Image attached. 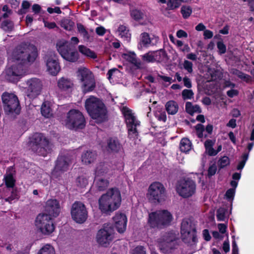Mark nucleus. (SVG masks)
<instances>
[{
  "label": "nucleus",
  "instance_id": "49530a36",
  "mask_svg": "<svg viewBox=\"0 0 254 254\" xmlns=\"http://www.w3.org/2000/svg\"><path fill=\"white\" fill-rule=\"evenodd\" d=\"M241 177V172L239 173H234L232 175V180L230 182V185L233 188H237L238 186L239 181Z\"/></svg>",
  "mask_w": 254,
  "mask_h": 254
},
{
  "label": "nucleus",
  "instance_id": "69168bd1",
  "mask_svg": "<svg viewBox=\"0 0 254 254\" xmlns=\"http://www.w3.org/2000/svg\"><path fill=\"white\" fill-rule=\"evenodd\" d=\"M213 36V32L209 30L205 29L203 32V36L205 39H211Z\"/></svg>",
  "mask_w": 254,
  "mask_h": 254
},
{
  "label": "nucleus",
  "instance_id": "a878e982",
  "mask_svg": "<svg viewBox=\"0 0 254 254\" xmlns=\"http://www.w3.org/2000/svg\"><path fill=\"white\" fill-rule=\"evenodd\" d=\"M58 86L62 91H69L73 88V83L70 79L63 77L58 80Z\"/></svg>",
  "mask_w": 254,
  "mask_h": 254
},
{
  "label": "nucleus",
  "instance_id": "6e6d98bb",
  "mask_svg": "<svg viewBox=\"0 0 254 254\" xmlns=\"http://www.w3.org/2000/svg\"><path fill=\"white\" fill-rule=\"evenodd\" d=\"M217 171V166L215 164H213L208 168V176L209 178L214 176Z\"/></svg>",
  "mask_w": 254,
  "mask_h": 254
},
{
  "label": "nucleus",
  "instance_id": "ddd939ff",
  "mask_svg": "<svg viewBox=\"0 0 254 254\" xmlns=\"http://www.w3.org/2000/svg\"><path fill=\"white\" fill-rule=\"evenodd\" d=\"M178 245L177 235L173 232H169L164 235L162 241L160 244L161 251L166 254L172 253Z\"/></svg>",
  "mask_w": 254,
  "mask_h": 254
},
{
  "label": "nucleus",
  "instance_id": "bf43d9fd",
  "mask_svg": "<svg viewBox=\"0 0 254 254\" xmlns=\"http://www.w3.org/2000/svg\"><path fill=\"white\" fill-rule=\"evenodd\" d=\"M239 78L247 83L250 82L252 81V78L251 76L243 73V72H241V74H240Z\"/></svg>",
  "mask_w": 254,
  "mask_h": 254
},
{
  "label": "nucleus",
  "instance_id": "c756f323",
  "mask_svg": "<svg viewBox=\"0 0 254 254\" xmlns=\"http://www.w3.org/2000/svg\"><path fill=\"white\" fill-rule=\"evenodd\" d=\"M77 30L80 35L82 37L83 40L86 42H91L93 40V37L86 30L85 27L81 23L77 24Z\"/></svg>",
  "mask_w": 254,
  "mask_h": 254
},
{
  "label": "nucleus",
  "instance_id": "f257e3e1",
  "mask_svg": "<svg viewBox=\"0 0 254 254\" xmlns=\"http://www.w3.org/2000/svg\"><path fill=\"white\" fill-rule=\"evenodd\" d=\"M38 55L36 47L31 44L23 43L17 46L9 55L10 67L5 70V78L10 82H14L23 72L24 64L34 62Z\"/></svg>",
  "mask_w": 254,
  "mask_h": 254
},
{
  "label": "nucleus",
  "instance_id": "4be33fe9",
  "mask_svg": "<svg viewBox=\"0 0 254 254\" xmlns=\"http://www.w3.org/2000/svg\"><path fill=\"white\" fill-rule=\"evenodd\" d=\"M190 219L189 218L183 220L181 227V233L183 241L189 244L190 241Z\"/></svg>",
  "mask_w": 254,
  "mask_h": 254
},
{
  "label": "nucleus",
  "instance_id": "4c0bfd02",
  "mask_svg": "<svg viewBox=\"0 0 254 254\" xmlns=\"http://www.w3.org/2000/svg\"><path fill=\"white\" fill-rule=\"evenodd\" d=\"M0 27L5 31H12L14 29V23L9 19H5L1 22Z\"/></svg>",
  "mask_w": 254,
  "mask_h": 254
},
{
  "label": "nucleus",
  "instance_id": "052dcab7",
  "mask_svg": "<svg viewBox=\"0 0 254 254\" xmlns=\"http://www.w3.org/2000/svg\"><path fill=\"white\" fill-rule=\"evenodd\" d=\"M182 96L184 101L190 99V90L184 89L182 91Z\"/></svg>",
  "mask_w": 254,
  "mask_h": 254
},
{
  "label": "nucleus",
  "instance_id": "680f3d73",
  "mask_svg": "<svg viewBox=\"0 0 254 254\" xmlns=\"http://www.w3.org/2000/svg\"><path fill=\"white\" fill-rule=\"evenodd\" d=\"M205 149V152L210 156H214L217 155V152H215V150L213 147H204Z\"/></svg>",
  "mask_w": 254,
  "mask_h": 254
},
{
  "label": "nucleus",
  "instance_id": "4d7b16f0",
  "mask_svg": "<svg viewBox=\"0 0 254 254\" xmlns=\"http://www.w3.org/2000/svg\"><path fill=\"white\" fill-rule=\"evenodd\" d=\"M182 14L184 18H188L190 14V9L189 6H183L181 9Z\"/></svg>",
  "mask_w": 254,
  "mask_h": 254
},
{
  "label": "nucleus",
  "instance_id": "f03ea898",
  "mask_svg": "<svg viewBox=\"0 0 254 254\" xmlns=\"http://www.w3.org/2000/svg\"><path fill=\"white\" fill-rule=\"evenodd\" d=\"M121 200L120 190L117 188H112L99 199V208L103 213L113 212L119 207Z\"/></svg>",
  "mask_w": 254,
  "mask_h": 254
},
{
  "label": "nucleus",
  "instance_id": "a18cd8bd",
  "mask_svg": "<svg viewBox=\"0 0 254 254\" xmlns=\"http://www.w3.org/2000/svg\"><path fill=\"white\" fill-rule=\"evenodd\" d=\"M227 210L224 208H219L217 211L216 217L219 221H224L226 218Z\"/></svg>",
  "mask_w": 254,
  "mask_h": 254
},
{
  "label": "nucleus",
  "instance_id": "a211bd4d",
  "mask_svg": "<svg viewBox=\"0 0 254 254\" xmlns=\"http://www.w3.org/2000/svg\"><path fill=\"white\" fill-rule=\"evenodd\" d=\"M208 73L211 75V81L208 80L206 84V93L211 95L218 93L220 91V85L216 80L219 78V72L217 71L214 72L210 68L208 69Z\"/></svg>",
  "mask_w": 254,
  "mask_h": 254
},
{
  "label": "nucleus",
  "instance_id": "1a4fd4ad",
  "mask_svg": "<svg viewBox=\"0 0 254 254\" xmlns=\"http://www.w3.org/2000/svg\"><path fill=\"white\" fill-rule=\"evenodd\" d=\"M66 127L71 129H82L85 126V120L81 112L77 110H70L65 120Z\"/></svg>",
  "mask_w": 254,
  "mask_h": 254
},
{
  "label": "nucleus",
  "instance_id": "e2e57ef3",
  "mask_svg": "<svg viewBox=\"0 0 254 254\" xmlns=\"http://www.w3.org/2000/svg\"><path fill=\"white\" fill-rule=\"evenodd\" d=\"M132 254H146V252L143 247H137L133 250Z\"/></svg>",
  "mask_w": 254,
  "mask_h": 254
},
{
  "label": "nucleus",
  "instance_id": "bb28decb",
  "mask_svg": "<svg viewBox=\"0 0 254 254\" xmlns=\"http://www.w3.org/2000/svg\"><path fill=\"white\" fill-rule=\"evenodd\" d=\"M97 158V154L95 151H86L81 155V161L85 164L88 165L94 162Z\"/></svg>",
  "mask_w": 254,
  "mask_h": 254
},
{
  "label": "nucleus",
  "instance_id": "f3484780",
  "mask_svg": "<svg viewBox=\"0 0 254 254\" xmlns=\"http://www.w3.org/2000/svg\"><path fill=\"white\" fill-rule=\"evenodd\" d=\"M44 59L49 72L53 75H57L60 70V66L56 54L54 52H48L45 55Z\"/></svg>",
  "mask_w": 254,
  "mask_h": 254
},
{
  "label": "nucleus",
  "instance_id": "6ab92c4d",
  "mask_svg": "<svg viewBox=\"0 0 254 254\" xmlns=\"http://www.w3.org/2000/svg\"><path fill=\"white\" fill-rule=\"evenodd\" d=\"M176 190L183 197H189L190 195V178L181 179L178 182Z\"/></svg>",
  "mask_w": 254,
  "mask_h": 254
},
{
  "label": "nucleus",
  "instance_id": "cd10ccee",
  "mask_svg": "<svg viewBox=\"0 0 254 254\" xmlns=\"http://www.w3.org/2000/svg\"><path fill=\"white\" fill-rule=\"evenodd\" d=\"M41 112L42 116L46 118H50L53 116V111L49 102L45 101L42 104Z\"/></svg>",
  "mask_w": 254,
  "mask_h": 254
},
{
  "label": "nucleus",
  "instance_id": "20e7f679",
  "mask_svg": "<svg viewBox=\"0 0 254 254\" xmlns=\"http://www.w3.org/2000/svg\"><path fill=\"white\" fill-rule=\"evenodd\" d=\"M172 214L167 210H159L149 214L148 222L152 228H163L171 224Z\"/></svg>",
  "mask_w": 254,
  "mask_h": 254
},
{
  "label": "nucleus",
  "instance_id": "8fccbe9b",
  "mask_svg": "<svg viewBox=\"0 0 254 254\" xmlns=\"http://www.w3.org/2000/svg\"><path fill=\"white\" fill-rule=\"evenodd\" d=\"M18 198L19 197L17 190H13L11 191V195L5 198L4 200L10 203H12L14 200H18Z\"/></svg>",
  "mask_w": 254,
  "mask_h": 254
},
{
  "label": "nucleus",
  "instance_id": "39448f33",
  "mask_svg": "<svg viewBox=\"0 0 254 254\" xmlns=\"http://www.w3.org/2000/svg\"><path fill=\"white\" fill-rule=\"evenodd\" d=\"M166 189L162 183L154 182L149 185L146 197L150 203L157 204L163 202L166 200Z\"/></svg>",
  "mask_w": 254,
  "mask_h": 254
},
{
  "label": "nucleus",
  "instance_id": "9d476101",
  "mask_svg": "<svg viewBox=\"0 0 254 254\" xmlns=\"http://www.w3.org/2000/svg\"><path fill=\"white\" fill-rule=\"evenodd\" d=\"M35 225L37 230L45 235L51 234L55 228L52 217L44 213L37 215L35 221Z\"/></svg>",
  "mask_w": 254,
  "mask_h": 254
},
{
  "label": "nucleus",
  "instance_id": "2f4dec72",
  "mask_svg": "<svg viewBox=\"0 0 254 254\" xmlns=\"http://www.w3.org/2000/svg\"><path fill=\"white\" fill-rule=\"evenodd\" d=\"M151 44V39L148 33L143 32L140 36L138 48L142 49L143 47H147Z\"/></svg>",
  "mask_w": 254,
  "mask_h": 254
},
{
  "label": "nucleus",
  "instance_id": "412c9836",
  "mask_svg": "<svg viewBox=\"0 0 254 254\" xmlns=\"http://www.w3.org/2000/svg\"><path fill=\"white\" fill-rule=\"evenodd\" d=\"M71 164V159L70 156L65 155L60 156L57 160L55 171L56 172H65L67 171Z\"/></svg>",
  "mask_w": 254,
  "mask_h": 254
},
{
  "label": "nucleus",
  "instance_id": "2eb2a0df",
  "mask_svg": "<svg viewBox=\"0 0 254 254\" xmlns=\"http://www.w3.org/2000/svg\"><path fill=\"white\" fill-rule=\"evenodd\" d=\"M43 84L40 79L32 78L26 81L25 92L26 96L30 99L37 97L41 93Z\"/></svg>",
  "mask_w": 254,
  "mask_h": 254
},
{
  "label": "nucleus",
  "instance_id": "58836bf2",
  "mask_svg": "<svg viewBox=\"0 0 254 254\" xmlns=\"http://www.w3.org/2000/svg\"><path fill=\"white\" fill-rule=\"evenodd\" d=\"M108 168L105 165H99L96 170L95 171V177H102V176H104L105 174H106L108 172Z\"/></svg>",
  "mask_w": 254,
  "mask_h": 254
},
{
  "label": "nucleus",
  "instance_id": "ea45409f",
  "mask_svg": "<svg viewBox=\"0 0 254 254\" xmlns=\"http://www.w3.org/2000/svg\"><path fill=\"white\" fill-rule=\"evenodd\" d=\"M37 254H55V251L53 246L47 244L39 251Z\"/></svg>",
  "mask_w": 254,
  "mask_h": 254
},
{
  "label": "nucleus",
  "instance_id": "423d86ee",
  "mask_svg": "<svg viewBox=\"0 0 254 254\" xmlns=\"http://www.w3.org/2000/svg\"><path fill=\"white\" fill-rule=\"evenodd\" d=\"M29 146L33 152L43 156H45L50 150L48 139L42 134L39 133L33 135Z\"/></svg>",
  "mask_w": 254,
  "mask_h": 254
},
{
  "label": "nucleus",
  "instance_id": "6e6552de",
  "mask_svg": "<svg viewBox=\"0 0 254 254\" xmlns=\"http://www.w3.org/2000/svg\"><path fill=\"white\" fill-rule=\"evenodd\" d=\"M5 113L9 115H18L20 107L17 97L13 93L4 92L1 95Z\"/></svg>",
  "mask_w": 254,
  "mask_h": 254
},
{
  "label": "nucleus",
  "instance_id": "5701e85b",
  "mask_svg": "<svg viewBox=\"0 0 254 254\" xmlns=\"http://www.w3.org/2000/svg\"><path fill=\"white\" fill-rule=\"evenodd\" d=\"M166 55L164 51L160 50L156 52H148L142 56V59L147 63L154 62L156 61H162L166 57Z\"/></svg>",
  "mask_w": 254,
  "mask_h": 254
},
{
  "label": "nucleus",
  "instance_id": "9b49d317",
  "mask_svg": "<svg viewBox=\"0 0 254 254\" xmlns=\"http://www.w3.org/2000/svg\"><path fill=\"white\" fill-rule=\"evenodd\" d=\"M82 84V91L85 93L92 91L95 87V82L92 73L87 68L80 67L77 71Z\"/></svg>",
  "mask_w": 254,
  "mask_h": 254
},
{
  "label": "nucleus",
  "instance_id": "393cba45",
  "mask_svg": "<svg viewBox=\"0 0 254 254\" xmlns=\"http://www.w3.org/2000/svg\"><path fill=\"white\" fill-rule=\"evenodd\" d=\"M15 171L12 167H10L7 169L3 179L7 188H13L15 186V180L13 177Z\"/></svg>",
  "mask_w": 254,
  "mask_h": 254
},
{
  "label": "nucleus",
  "instance_id": "b1692460",
  "mask_svg": "<svg viewBox=\"0 0 254 254\" xmlns=\"http://www.w3.org/2000/svg\"><path fill=\"white\" fill-rule=\"evenodd\" d=\"M113 219L117 231L120 233H123L126 229L127 219L126 215L124 214H117Z\"/></svg>",
  "mask_w": 254,
  "mask_h": 254
},
{
  "label": "nucleus",
  "instance_id": "dca6fc26",
  "mask_svg": "<svg viewBox=\"0 0 254 254\" xmlns=\"http://www.w3.org/2000/svg\"><path fill=\"white\" fill-rule=\"evenodd\" d=\"M71 214L72 219L77 223H82L87 218L88 213L84 204L75 202L72 205Z\"/></svg>",
  "mask_w": 254,
  "mask_h": 254
},
{
  "label": "nucleus",
  "instance_id": "0e129e2a",
  "mask_svg": "<svg viewBox=\"0 0 254 254\" xmlns=\"http://www.w3.org/2000/svg\"><path fill=\"white\" fill-rule=\"evenodd\" d=\"M120 73V71L117 68H112L110 69L108 72V79H110L112 76Z\"/></svg>",
  "mask_w": 254,
  "mask_h": 254
},
{
  "label": "nucleus",
  "instance_id": "a19ab883",
  "mask_svg": "<svg viewBox=\"0 0 254 254\" xmlns=\"http://www.w3.org/2000/svg\"><path fill=\"white\" fill-rule=\"evenodd\" d=\"M230 163V161L229 158L226 156H224L218 160V166L219 168L221 169L229 166Z\"/></svg>",
  "mask_w": 254,
  "mask_h": 254
},
{
  "label": "nucleus",
  "instance_id": "0eeeda50",
  "mask_svg": "<svg viewBox=\"0 0 254 254\" xmlns=\"http://www.w3.org/2000/svg\"><path fill=\"white\" fill-rule=\"evenodd\" d=\"M57 49L62 57L68 62L74 63L79 59L78 52L69 42L65 40L57 42Z\"/></svg>",
  "mask_w": 254,
  "mask_h": 254
},
{
  "label": "nucleus",
  "instance_id": "864d4df0",
  "mask_svg": "<svg viewBox=\"0 0 254 254\" xmlns=\"http://www.w3.org/2000/svg\"><path fill=\"white\" fill-rule=\"evenodd\" d=\"M131 17L136 20L142 18V13L138 10H133L131 11Z\"/></svg>",
  "mask_w": 254,
  "mask_h": 254
},
{
  "label": "nucleus",
  "instance_id": "c85d7f7f",
  "mask_svg": "<svg viewBox=\"0 0 254 254\" xmlns=\"http://www.w3.org/2000/svg\"><path fill=\"white\" fill-rule=\"evenodd\" d=\"M94 184L98 190L103 191L108 187L109 182L102 177H97L95 179Z\"/></svg>",
  "mask_w": 254,
  "mask_h": 254
},
{
  "label": "nucleus",
  "instance_id": "72a5a7b5",
  "mask_svg": "<svg viewBox=\"0 0 254 254\" xmlns=\"http://www.w3.org/2000/svg\"><path fill=\"white\" fill-rule=\"evenodd\" d=\"M166 111L169 114L174 115L178 111L179 106L178 104L174 101H169L167 102L165 105Z\"/></svg>",
  "mask_w": 254,
  "mask_h": 254
},
{
  "label": "nucleus",
  "instance_id": "de8ad7c7",
  "mask_svg": "<svg viewBox=\"0 0 254 254\" xmlns=\"http://www.w3.org/2000/svg\"><path fill=\"white\" fill-rule=\"evenodd\" d=\"M2 11L4 12L0 16V20L3 19H6L12 14V11L9 8L7 5H4L2 8Z\"/></svg>",
  "mask_w": 254,
  "mask_h": 254
},
{
  "label": "nucleus",
  "instance_id": "c03bdc74",
  "mask_svg": "<svg viewBox=\"0 0 254 254\" xmlns=\"http://www.w3.org/2000/svg\"><path fill=\"white\" fill-rule=\"evenodd\" d=\"M236 188H233L232 187V188H230V189H228L226 191V192L225 194V198L228 201H230L231 203L232 202V201L234 199L235 192H236Z\"/></svg>",
  "mask_w": 254,
  "mask_h": 254
},
{
  "label": "nucleus",
  "instance_id": "aec40b11",
  "mask_svg": "<svg viewBox=\"0 0 254 254\" xmlns=\"http://www.w3.org/2000/svg\"><path fill=\"white\" fill-rule=\"evenodd\" d=\"M61 211L59 202L55 199H49L46 202L45 206V213L50 216L57 217Z\"/></svg>",
  "mask_w": 254,
  "mask_h": 254
},
{
  "label": "nucleus",
  "instance_id": "774afa93",
  "mask_svg": "<svg viewBox=\"0 0 254 254\" xmlns=\"http://www.w3.org/2000/svg\"><path fill=\"white\" fill-rule=\"evenodd\" d=\"M239 92L237 90L231 89L227 92V95L230 97L233 98L238 95Z\"/></svg>",
  "mask_w": 254,
  "mask_h": 254
},
{
  "label": "nucleus",
  "instance_id": "7ed1b4c3",
  "mask_svg": "<svg viewBox=\"0 0 254 254\" xmlns=\"http://www.w3.org/2000/svg\"><path fill=\"white\" fill-rule=\"evenodd\" d=\"M85 108L90 116L98 123L104 121L106 119V110L103 102L94 96L86 100Z\"/></svg>",
  "mask_w": 254,
  "mask_h": 254
},
{
  "label": "nucleus",
  "instance_id": "37998d69",
  "mask_svg": "<svg viewBox=\"0 0 254 254\" xmlns=\"http://www.w3.org/2000/svg\"><path fill=\"white\" fill-rule=\"evenodd\" d=\"M249 153H244L241 156V160L239 162L237 169L240 172L242 171V169L245 166V164L249 158Z\"/></svg>",
  "mask_w": 254,
  "mask_h": 254
},
{
  "label": "nucleus",
  "instance_id": "e433bc0d",
  "mask_svg": "<svg viewBox=\"0 0 254 254\" xmlns=\"http://www.w3.org/2000/svg\"><path fill=\"white\" fill-rule=\"evenodd\" d=\"M180 150L184 153H188L190 150V141L188 138H183L180 143Z\"/></svg>",
  "mask_w": 254,
  "mask_h": 254
},
{
  "label": "nucleus",
  "instance_id": "5fc2aeb1",
  "mask_svg": "<svg viewBox=\"0 0 254 254\" xmlns=\"http://www.w3.org/2000/svg\"><path fill=\"white\" fill-rule=\"evenodd\" d=\"M217 47L218 49V52L220 55L224 54L226 52V47L222 41H218L217 43Z\"/></svg>",
  "mask_w": 254,
  "mask_h": 254
},
{
  "label": "nucleus",
  "instance_id": "3c124183",
  "mask_svg": "<svg viewBox=\"0 0 254 254\" xmlns=\"http://www.w3.org/2000/svg\"><path fill=\"white\" fill-rule=\"evenodd\" d=\"M182 2L181 0H169L167 3L168 6L171 9L178 7Z\"/></svg>",
  "mask_w": 254,
  "mask_h": 254
},
{
  "label": "nucleus",
  "instance_id": "603ef678",
  "mask_svg": "<svg viewBox=\"0 0 254 254\" xmlns=\"http://www.w3.org/2000/svg\"><path fill=\"white\" fill-rule=\"evenodd\" d=\"M77 185L81 187H84L88 184L87 179L83 177L80 176L76 179Z\"/></svg>",
  "mask_w": 254,
  "mask_h": 254
},
{
  "label": "nucleus",
  "instance_id": "f8f14e48",
  "mask_svg": "<svg viewBox=\"0 0 254 254\" xmlns=\"http://www.w3.org/2000/svg\"><path fill=\"white\" fill-rule=\"evenodd\" d=\"M114 230L111 224H105L97 233L96 239L101 246L107 247L114 238Z\"/></svg>",
  "mask_w": 254,
  "mask_h": 254
},
{
  "label": "nucleus",
  "instance_id": "f704fd0d",
  "mask_svg": "<svg viewBox=\"0 0 254 254\" xmlns=\"http://www.w3.org/2000/svg\"><path fill=\"white\" fill-rule=\"evenodd\" d=\"M78 48L79 52L84 56L92 59H96L97 58L96 54L86 46L79 45Z\"/></svg>",
  "mask_w": 254,
  "mask_h": 254
},
{
  "label": "nucleus",
  "instance_id": "7c9ffc66",
  "mask_svg": "<svg viewBox=\"0 0 254 254\" xmlns=\"http://www.w3.org/2000/svg\"><path fill=\"white\" fill-rule=\"evenodd\" d=\"M126 56L127 57V60L133 64L136 68L142 69L144 68L145 65L144 63L136 58L135 54L132 53L129 55H126Z\"/></svg>",
  "mask_w": 254,
  "mask_h": 254
},
{
  "label": "nucleus",
  "instance_id": "13d9d810",
  "mask_svg": "<svg viewBox=\"0 0 254 254\" xmlns=\"http://www.w3.org/2000/svg\"><path fill=\"white\" fill-rule=\"evenodd\" d=\"M30 4L29 1L27 0L23 1L21 5L22 9L20 10L21 13H25L27 12V9L29 8Z\"/></svg>",
  "mask_w": 254,
  "mask_h": 254
},
{
  "label": "nucleus",
  "instance_id": "79ce46f5",
  "mask_svg": "<svg viewBox=\"0 0 254 254\" xmlns=\"http://www.w3.org/2000/svg\"><path fill=\"white\" fill-rule=\"evenodd\" d=\"M73 25L74 22L68 19H64L61 21V26L66 30H72Z\"/></svg>",
  "mask_w": 254,
  "mask_h": 254
},
{
  "label": "nucleus",
  "instance_id": "338daca9",
  "mask_svg": "<svg viewBox=\"0 0 254 254\" xmlns=\"http://www.w3.org/2000/svg\"><path fill=\"white\" fill-rule=\"evenodd\" d=\"M202 235L204 239L206 241H209L211 240V237L210 235L209 232L207 229H204L202 231Z\"/></svg>",
  "mask_w": 254,
  "mask_h": 254
},
{
  "label": "nucleus",
  "instance_id": "4468645a",
  "mask_svg": "<svg viewBox=\"0 0 254 254\" xmlns=\"http://www.w3.org/2000/svg\"><path fill=\"white\" fill-rule=\"evenodd\" d=\"M122 112L124 115L127 126L128 130V136L130 138H134L138 135L136 127L139 125V123L133 115L131 111L128 108L124 107Z\"/></svg>",
  "mask_w": 254,
  "mask_h": 254
},
{
  "label": "nucleus",
  "instance_id": "c9c22d12",
  "mask_svg": "<svg viewBox=\"0 0 254 254\" xmlns=\"http://www.w3.org/2000/svg\"><path fill=\"white\" fill-rule=\"evenodd\" d=\"M117 32L122 38L127 41H129L130 34L129 33L128 29L126 26L120 25L118 29Z\"/></svg>",
  "mask_w": 254,
  "mask_h": 254
},
{
  "label": "nucleus",
  "instance_id": "09e8293b",
  "mask_svg": "<svg viewBox=\"0 0 254 254\" xmlns=\"http://www.w3.org/2000/svg\"><path fill=\"white\" fill-rule=\"evenodd\" d=\"M195 129H196V132L197 136L199 138H206L207 136L206 134H203V131L204 130V126L201 124H197L195 126Z\"/></svg>",
  "mask_w": 254,
  "mask_h": 254
},
{
  "label": "nucleus",
  "instance_id": "473e14b6",
  "mask_svg": "<svg viewBox=\"0 0 254 254\" xmlns=\"http://www.w3.org/2000/svg\"><path fill=\"white\" fill-rule=\"evenodd\" d=\"M108 148L112 152H117L119 151L122 146L118 140L116 138H110L107 141Z\"/></svg>",
  "mask_w": 254,
  "mask_h": 254
}]
</instances>
